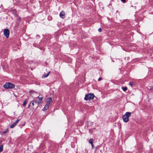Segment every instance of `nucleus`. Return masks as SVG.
Listing matches in <instances>:
<instances>
[{
  "instance_id": "obj_6",
  "label": "nucleus",
  "mask_w": 153,
  "mask_h": 153,
  "mask_svg": "<svg viewBox=\"0 0 153 153\" xmlns=\"http://www.w3.org/2000/svg\"><path fill=\"white\" fill-rule=\"evenodd\" d=\"M20 120L19 119H17L16 121L13 124H12L10 126V127L11 128H12L14 126H15L17 124V123L19 122V121Z\"/></svg>"
},
{
  "instance_id": "obj_13",
  "label": "nucleus",
  "mask_w": 153,
  "mask_h": 153,
  "mask_svg": "<svg viewBox=\"0 0 153 153\" xmlns=\"http://www.w3.org/2000/svg\"><path fill=\"white\" fill-rule=\"evenodd\" d=\"M3 146L1 145L0 146V152H2L3 151Z\"/></svg>"
},
{
  "instance_id": "obj_2",
  "label": "nucleus",
  "mask_w": 153,
  "mask_h": 153,
  "mask_svg": "<svg viewBox=\"0 0 153 153\" xmlns=\"http://www.w3.org/2000/svg\"><path fill=\"white\" fill-rule=\"evenodd\" d=\"M94 95L93 94H89L85 95V100H89L93 99Z\"/></svg>"
},
{
  "instance_id": "obj_20",
  "label": "nucleus",
  "mask_w": 153,
  "mask_h": 153,
  "mask_svg": "<svg viewBox=\"0 0 153 153\" xmlns=\"http://www.w3.org/2000/svg\"><path fill=\"white\" fill-rule=\"evenodd\" d=\"M129 84L131 87L133 85V84L131 82H130Z\"/></svg>"
},
{
  "instance_id": "obj_22",
  "label": "nucleus",
  "mask_w": 153,
  "mask_h": 153,
  "mask_svg": "<svg viewBox=\"0 0 153 153\" xmlns=\"http://www.w3.org/2000/svg\"><path fill=\"white\" fill-rule=\"evenodd\" d=\"M34 102L36 103H37V102H38V101H37V100H35L34 101Z\"/></svg>"
},
{
  "instance_id": "obj_1",
  "label": "nucleus",
  "mask_w": 153,
  "mask_h": 153,
  "mask_svg": "<svg viewBox=\"0 0 153 153\" xmlns=\"http://www.w3.org/2000/svg\"><path fill=\"white\" fill-rule=\"evenodd\" d=\"M131 115V113L130 112H126L123 116V120L125 122H127L129 120V117Z\"/></svg>"
},
{
  "instance_id": "obj_18",
  "label": "nucleus",
  "mask_w": 153,
  "mask_h": 153,
  "mask_svg": "<svg viewBox=\"0 0 153 153\" xmlns=\"http://www.w3.org/2000/svg\"><path fill=\"white\" fill-rule=\"evenodd\" d=\"M121 1L123 3H125L126 2V0H121Z\"/></svg>"
},
{
  "instance_id": "obj_9",
  "label": "nucleus",
  "mask_w": 153,
  "mask_h": 153,
  "mask_svg": "<svg viewBox=\"0 0 153 153\" xmlns=\"http://www.w3.org/2000/svg\"><path fill=\"white\" fill-rule=\"evenodd\" d=\"M29 93L30 94V95H33V96H35L34 94H36L37 93L36 92L33 91L31 90L29 91Z\"/></svg>"
},
{
  "instance_id": "obj_12",
  "label": "nucleus",
  "mask_w": 153,
  "mask_h": 153,
  "mask_svg": "<svg viewBox=\"0 0 153 153\" xmlns=\"http://www.w3.org/2000/svg\"><path fill=\"white\" fill-rule=\"evenodd\" d=\"M93 139H90L89 140V143H90L91 144H92V143H93Z\"/></svg>"
},
{
  "instance_id": "obj_3",
  "label": "nucleus",
  "mask_w": 153,
  "mask_h": 153,
  "mask_svg": "<svg viewBox=\"0 0 153 153\" xmlns=\"http://www.w3.org/2000/svg\"><path fill=\"white\" fill-rule=\"evenodd\" d=\"M4 36L8 38L9 36V31L8 29H4Z\"/></svg>"
},
{
  "instance_id": "obj_23",
  "label": "nucleus",
  "mask_w": 153,
  "mask_h": 153,
  "mask_svg": "<svg viewBox=\"0 0 153 153\" xmlns=\"http://www.w3.org/2000/svg\"><path fill=\"white\" fill-rule=\"evenodd\" d=\"M91 144V145L92 147V148H93V147H94V145H93V143H92V144Z\"/></svg>"
},
{
  "instance_id": "obj_24",
  "label": "nucleus",
  "mask_w": 153,
  "mask_h": 153,
  "mask_svg": "<svg viewBox=\"0 0 153 153\" xmlns=\"http://www.w3.org/2000/svg\"><path fill=\"white\" fill-rule=\"evenodd\" d=\"M32 104L33 105V106H34V102H33L32 103Z\"/></svg>"
},
{
  "instance_id": "obj_11",
  "label": "nucleus",
  "mask_w": 153,
  "mask_h": 153,
  "mask_svg": "<svg viewBox=\"0 0 153 153\" xmlns=\"http://www.w3.org/2000/svg\"><path fill=\"white\" fill-rule=\"evenodd\" d=\"M50 73V71H49L47 74L46 75H43L42 76V78H46V77H47V76H48L49 75V74Z\"/></svg>"
},
{
  "instance_id": "obj_4",
  "label": "nucleus",
  "mask_w": 153,
  "mask_h": 153,
  "mask_svg": "<svg viewBox=\"0 0 153 153\" xmlns=\"http://www.w3.org/2000/svg\"><path fill=\"white\" fill-rule=\"evenodd\" d=\"M52 103V99L51 98H48L46 99V104L50 106Z\"/></svg>"
},
{
  "instance_id": "obj_7",
  "label": "nucleus",
  "mask_w": 153,
  "mask_h": 153,
  "mask_svg": "<svg viewBox=\"0 0 153 153\" xmlns=\"http://www.w3.org/2000/svg\"><path fill=\"white\" fill-rule=\"evenodd\" d=\"M50 106V105H48L46 104V105H45L44 107V108L42 109V110L43 111H45L46 110H47L49 108V107Z\"/></svg>"
},
{
  "instance_id": "obj_10",
  "label": "nucleus",
  "mask_w": 153,
  "mask_h": 153,
  "mask_svg": "<svg viewBox=\"0 0 153 153\" xmlns=\"http://www.w3.org/2000/svg\"><path fill=\"white\" fill-rule=\"evenodd\" d=\"M4 88L6 89L9 88L8 83H7L5 84L4 86Z\"/></svg>"
},
{
  "instance_id": "obj_21",
  "label": "nucleus",
  "mask_w": 153,
  "mask_h": 153,
  "mask_svg": "<svg viewBox=\"0 0 153 153\" xmlns=\"http://www.w3.org/2000/svg\"><path fill=\"white\" fill-rule=\"evenodd\" d=\"M98 31L99 32H101L102 31V29H98Z\"/></svg>"
},
{
  "instance_id": "obj_26",
  "label": "nucleus",
  "mask_w": 153,
  "mask_h": 153,
  "mask_svg": "<svg viewBox=\"0 0 153 153\" xmlns=\"http://www.w3.org/2000/svg\"><path fill=\"white\" fill-rule=\"evenodd\" d=\"M44 153H45V152Z\"/></svg>"
},
{
  "instance_id": "obj_8",
  "label": "nucleus",
  "mask_w": 153,
  "mask_h": 153,
  "mask_svg": "<svg viewBox=\"0 0 153 153\" xmlns=\"http://www.w3.org/2000/svg\"><path fill=\"white\" fill-rule=\"evenodd\" d=\"M8 84L9 88H13L14 87V85L13 84L10 83H8Z\"/></svg>"
},
{
  "instance_id": "obj_15",
  "label": "nucleus",
  "mask_w": 153,
  "mask_h": 153,
  "mask_svg": "<svg viewBox=\"0 0 153 153\" xmlns=\"http://www.w3.org/2000/svg\"><path fill=\"white\" fill-rule=\"evenodd\" d=\"M122 88L124 91H126L127 89V88L126 87H122Z\"/></svg>"
},
{
  "instance_id": "obj_5",
  "label": "nucleus",
  "mask_w": 153,
  "mask_h": 153,
  "mask_svg": "<svg viewBox=\"0 0 153 153\" xmlns=\"http://www.w3.org/2000/svg\"><path fill=\"white\" fill-rule=\"evenodd\" d=\"M65 12L62 11L59 14V16L62 19H63L65 18Z\"/></svg>"
},
{
  "instance_id": "obj_16",
  "label": "nucleus",
  "mask_w": 153,
  "mask_h": 153,
  "mask_svg": "<svg viewBox=\"0 0 153 153\" xmlns=\"http://www.w3.org/2000/svg\"><path fill=\"white\" fill-rule=\"evenodd\" d=\"M38 98L39 101H41L42 102L43 97H38Z\"/></svg>"
},
{
  "instance_id": "obj_14",
  "label": "nucleus",
  "mask_w": 153,
  "mask_h": 153,
  "mask_svg": "<svg viewBox=\"0 0 153 153\" xmlns=\"http://www.w3.org/2000/svg\"><path fill=\"white\" fill-rule=\"evenodd\" d=\"M27 100H26V99H25L24 100V101L23 103V106H25L26 105V103H27Z\"/></svg>"
},
{
  "instance_id": "obj_19",
  "label": "nucleus",
  "mask_w": 153,
  "mask_h": 153,
  "mask_svg": "<svg viewBox=\"0 0 153 153\" xmlns=\"http://www.w3.org/2000/svg\"><path fill=\"white\" fill-rule=\"evenodd\" d=\"M7 131H8L7 130L4 131L3 132V133L5 134L7 132Z\"/></svg>"
},
{
  "instance_id": "obj_17",
  "label": "nucleus",
  "mask_w": 153,
  "mask_h": 153,
  "mask_svg": "<svg viewBox=\"0 0 153 153\" xmlns=\"http://www.w3.org/2000/svg\"><path fill=\"white\" fill-rule=\"evenodd\" d=\"M42 102L41 101H38V102H37V104L38 105H38L40 104Z\"/></svg>"
},
{
  "instance_id": "obj_25",
  "label": "nucleus",
  "mask_w": 153,
  "mask_h": 153,
  "mask_svg": "<svg viewBox=\"0 0 153 153\" xmlns=\"http://www.w3.org/2000/svg\"><path fill=\"white\" fill-rule=\"evenodd\" d=\"M101 80V78H99L98 79V81H100Z\"/></svg>"
}]
</instances>
